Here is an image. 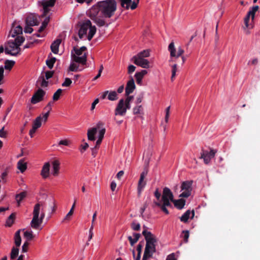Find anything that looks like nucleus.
<instances>
[{"label": "nucleus", "instance_id": "f257e3e1", "mask_svg": "<svg viewBox=\"0 0 260 260\" xmlns=\"http://www.w3.org/2000/svg\"><path fill=\"white\" fill-rule=\"evenodd\" d=\"M142 235L144 236L146 240V246L142 260H147L151 257L156 251V246L157 239L154 235L146 230L142 232Z\"/></svg>", "mask_w": 260, "mask_h": 260}, {"label": "nucleus", "instance_id": "f03ea898", "mask_svg": "<svg viewBox=\"0 0 260 260\" xmlns=\"http://www.w3.org/2000/svg\"><path fill=\"white\" fill-rule=\"evenodd\" d=\"M25 39L21 36H17L14 40H10L5 45V52L6 54L17 56L20 54V46L24 41Z\"/></svg>", "mask_w": 260, "mask_h": 260}, {"label": "nucleus", "instance_id": "7ed1b4c3", "mask_svg": "<svg viewBox=\"0 0 260 260\" xmlns=\"http://www.w3.org/2000/svg\"><path fill=\"white\" fill-rule=\"evenodd\" d=\"M100 7L101 14L103 17L111 18L117 9V4L115 0H105L99 2Z\"/></svg>", "mask_w": 260, "mask_h": 260}, {"label": "nucleus", "instance_id": "20e7f679", "mask_svg": "<svg viewBox=\"0 0 260 260\" xmlns=\"http://www.w3.org/2000/svg\"><path fill=\"white\" fill-rule=\"evenodd\" d=\"M41 204H36L33 210V217L30 222L31 226L34 229H38L39 227L43 222V220L45 217V214L44 212L42 211L41 216L39 217V214L40 212Z\"/></svg>", "mask_w": 260, "mask_h": 260}, {"label": "nucleus", "instance_id": "39448f33", "mask_svg": "<svg viewBox=\"0 0 260 260\" xmlns=\"http://www.w3.org/2000/svg\"><path fill=\"white\" fill-rule=\"evenodd\" d=\"M79 49L74 47L73 50L71 52V57L72 61L76 63H80L82 65H85L87 62V55L84 54Z\"/></svg>", "mask_w": 260, "mask_h": 260}, {"label": "nucleus", "instance_id": "423d86ee", "mask_svg": "<svg viewBox=\"0 0 260 260\" xmlns=\"http://www.w3.org/2000/svg\"><path fill=\"white\" fill-rule=\"evenodd\" d=\"M216 152V151L214 149H211L209 152L203 149L200 158L203 159L205 164H208L211 158L214 157Z\"/></svg>", "mask_w": 260, "mask_h": 260}, {"label": "nucleus", "instance_id": "0eeeda50", "mask_svg": "<svg viewBox=\"0 0 260 260\" xmlns=\"http://www.w3.org/2000/svg\"><path fill=\"white\" fill-rule=\"evenodd\" d=\"M46 92L41 88H39L35 92L31 98L30 102L32 104H36L43 100Z\"/></svg>", "mask_w": 260, "mask_h": 260}, {"label": "nucleus", "instance_id": "6e6552de", "mask_svg": "<svg viewBox=\"0 0 260 260\" xmlns=\"http://www.w3.org/2000/svg\"><path fill=\"white\" fill-rule=\"evenodd\" d=\"M147 173L148 169L146 168L140 175V177L138 185V193L139 196L141 194L142 190L146 184V181H144V178L147 175Z\"/></svg>", "mask_w": 260, "mask_h": 260}, {"label": "nucleus", "instance_id": "1a4fd4ad", "mask_svg": "<svg viewBox=\"0 0 260 260\" xmlns=\"http://www.w3.org/2000/svg\"><path fill=\"white\" fill-rule=\"evenodd\" d=\"M132 60L135 64L143 68L147 69L149 68V62L146 59L139 58L137 56H134Z\"/></svg>", "mask_w": 260, "mask_h": 260}, {"label": "nucleus", "instance_id": "9d476101", "mask_svg": "<svg viewBox=\"0 0 260 260\" xmlns=\"http://www.w3.org/2000/svg\"><path fill=\"white\" fill-rule=\"evenodd\" d=\"M125 114V108L124 107V100L121 99L119 100L115 110V115L124 116Z\"/></svg>", "mask_w": 260, "mask_h": 260}, {"label": "nucleus", "instance_id": "9b49d317", "mask_svg": "<svg viewBox=\"0 0 260 260\" xmlns=\"http://www.w3.org/2000/svg\"><path fill=\"white\" fill-rule=\"evenodd\" d=\"M90 26L91 21L89 20H86L82 23L78 32V35L80 39H82L84 35L86 34L87 31Z\"/></svg>", "mask_w": 260, "mask_h": 260}, {"label": "nucleus", "instance_id": "f8f14e48", "mask_svg": "<svg viewBox=\"0 0 260 260\" xmlns=\"http://www.w3.org/2000/svg\"><path fill=\"white\" fill-rule=\"evenodd\" d=\"M136 88L135 81L133 77H131L130 80L127 82L125 87V95H128L133 93Z\"/></svg>", "mask_w": 260, "mask_h": 260}, {"label": "nucleus", "instance_id": "ddd939ff", "mask_svg": "<svg viewBox=\"0 0 260 260\" xmlns=\"http://www.w3.org/2000/svg\"><path fill=\"white\" fill-rule=\"evenodd\" d=\"M101 13L100 7L99 6V2L95 5H93L88 12V16L91 19L95 18L98 17L99 13Z\"/></svg>", "mask_w": 260, "mask_h": 260}, {"label": "nucleus", "instance_id": "4468645a", "mask_svg": "<svg viewBox=\"0 0 260 260\" xmlns=\"http://www.w3.org/2000/svg\"><path fill=\"white\" fill-rule=\"evenodd\" d=\"M25 23L26 25L28 26H35L39 24L37 16L32 14L28 15L26 18Z\"/></svg>", "mask_w": 260, "mask_h": 260}, {"label": "nucleus", "instance_id": "2eb2a0df", "mask_svg": "<svg viewBox=\"0 0 260 260\" xmlns=\"http://www.w3.org/2000/svg\"><path fill=\"white\" fill-rule=\"evenodd\" d=\"M13 29L10 32V36L12 38H15L17 35L22 34V27L20 25L15 26V22L12 24Z\"/></svg>", "mask_w": 260, "mask_h": 260}, {"label": "nucleus", "instance_id": "dca6fc26", "mask_svg": "<svg viewBox=\"0 0 260 260\" xmlns=\"http://www.w3.org/2000/svg\"><path fill=\"white\" fill-rule=\"evenodd\" d=\"M162 199H170L171 202L174 200V196L172 191L167 187L163 189Z\"/></svg>", "mask_w": 260, "mask_h": 260}, {"label": "nucleus", "instance_id": "f3484780", "mask_svg": "<svg viewBox=\"0 0 260 260\" xmlns=\"http://www.w3.org/2000/svg\"><path fill=\"white\" fill-rule=\"evenodd\" d=\"M190 214H191V218L192 219L194 216V211L192 210L190 211L189 210H188L182 215L181 217H180V220L184 223L187 222L190 217Z\"/></svg>", "mask_w": 260, "mask_h": 260}, {"label": "nucleus", "instance_id": "a211bd4d", "mask_svg": "<svg viewBox=\"0 0 260 260\" xmlns=\"http://www.w3.org/2000/svg\"><path fill=\"white\" fill-rule=\"evenodd\" d=\"M50 166V164L48 162H46L43 166L41 171V175L43 178H46L49 176Z\"/></svg>", "mask_w": 260, "mask_h": 260}, {"label": "nucleus", "instance_id": "6ab92c4d", "mask_svg": "<svg viewBox=\"0 0 260 260\" xmlns=\"http://www.w3.org/2000/svg\"><path fill=\"white\" fill-rule=\"evenodd\" d=\"M61 43L60 39H56L51 45L50 48L52 52L54 54H57L58 52V48Z\"/></svg>", "mask_w": 260, "mask_h": 260}, {"label": "nucleus", "instance_id": "aec40b11", "mask_svg": "<svg viewBox=\"0 0 260 260\" xmlns=\"http://www.w3.org/2000/svg\"><path fill=\"white\" fill-rule=\"evenodd\" d=\"M147 73V71L145 70H142L141 72H137L135 74V77L136 79V82L137 84L141 85L142 82V80L143 77L146 75Z\"/></svg>", "mask_w": 260, "mask_h": 260}, {"label": "nucleus", "instance_id": "412c9836", "mask_svg": "<svg viewBox=\"0 0 260 260\" xmlns=\"http://www.w3.org/2000/svg\"><path fill=\"white\" fill-rule=\"evenodd\" d=\"M21 230L24 231V229L19 230L15 233L14 235V243L16 247H19L21 243V238L20 236V232Z\"/></svg>", "mask_w": 260, "mask_h": 260}, {"label": "nucleus", "instance_id": "4be33fe9", "mask_svg": "<svg viewBox=\"0 0 260 260\" xmlns=\"http://www.w3.org/2000/svg\"><path fill=\"white\" fill-rule=\"evenodd\" d=\"M97 132V128L93 127L91 128H89L87 131V137L88 139L90 141H94L95 135Z\"/></svg>", "mask_w": 260, "mask_h": 260}, {"label": "nucleus", "instance_id": "5701e85b", "mask_svg": "<svg viewBox=\"0 0 260 260\" xmlns=\"http://www.w3.org/2000/svg\"><path fill=\"white\" fill-rule=\"evenodd\" d=\"M60 162L58 160H54L52 162L53 166V176H57L59 173Z\"/></svg>", "mask_w": 260, "mask_h": 260}, {"label": "nucleus", "instance_id": "b1692460", "mask_svg": "<svg viewBox=\"0 0 260 260\" xmlns=\"http://www.w3.org/2000/svg\"><path fill=\"white\" fill-rule=\"evenodd\" d=\"M172 202L174 203V206L180 210L184 207L185 204V201L183 199L173 200Z\"/></svg>", "mask_w": 260, "mask_h": 260}, {"label": "nucleus", "instance_id": "393cba45", "mask_svg": "<svg viewBox=\"0 0 260 260\" xmlns=\"http://www.w3.org/2000/svg\"><path fill=\"white\" fill-rule=\"evenodd\" d=\"M17 168L21 173H23L26 170V163L24 162L23 159H21L18 161L17 162Z\"/></svg>", "mask_w": 260, "mask_h": 260}, {"label": "nucleus", "instance_id": "a878e982", "mask_svg": "<svg viewBox=\"0 0 260 260\" xmlns=\"http://www.w3.org/2000/svg\"><path fill=\"white\" fill-rule=\"evenodd\" d=\"M192 181H187L183 182L181 184V189L184 190L191 191V185Z\"/></svg>", "mask_w": 260, "mask_h": 260}, {"label": "nucleus", "instance_id": "bb28decb", "mask_svg": "<svg viewBox=\"0 0 260 260\" xmlns=\"http://www.w3.org/2000/svg\"><path fill=\"white\" fill-rule=\"evenodd\" d=\"M83 69L79 68V66L77 64L76 62L73 61L69 67L68 71L77 72L81 71Z\"/></svg>", "mask_w": 260, "mask_h": 260}, {"label": "nucleus", "instance_id": "cd10ccee", "mask_svg": "<svg viewBox=\"0 0 260 260\" xmlns=\"http://www.w3.org/2000/svg\"><path fill=\"white\" fill-rule=\"evenodd\" d=\"M18 247H13L10 252V258L12 260H14L18 256L19 254V248Z\"/></svg>", "mask_w": 260, "mask_h": 260}, {"label": "nucleus", "instance_id": "c85d7f7f", "mask_svg": "<svg viewBox=\"0 0 260 260\" xmlns=\"http://www.w3.org/2000/svg\"><path fill=\"white\" fill-rule=\"evenodd\" d=\"M88 29H89V31L87 36V39L90 41L92 39L93 37L95 35L96 31V28L94 25L92 26L91 24V26L89 27Z\"/></svg>", "mask_w": 260, "mask_h": 260}, {"label": "nucleus", "instance_id": "c756f323", "mask_svg": "<svg viewBox=\"0 0 260 260\" xmlns=\"http://www.w3.org/2000/svg\"><path fill=\"white\" fill-rule=\"evenodd\" d=\"M15 216V213H13L8 217L6 221V225L10 227L14 223Z\"/></svg>", "mask_w": 260, "mask_h": 260}, {"label": "nucleus", "instance_id": "7c9ffc66", "mask_svg": "<svg viewBox=\"0 0 260 260\" xmlns=\"http://www.w3.org/2000/svg\"><path fill=\"white\" fill-rule=\"evenodd\" d=\"M56 0H47L42 2L41 5L42 6L47 7H52L54 6Z\"/></svg>", "mask_w": 260, "mask_h": 260}, {"label": "nucleus", "instance_id": "2f4dec72", "mask_svg": "<svg viewBox=\"0 0 260 260\" xmlns=\"http://www.w3.org/2000/svg\"><path fill=\"white\" fill-rule=\"evenodd\" d=\"M118 95L115 91H111L108 93V99L110 101H114L118 99Z\"/></svg>", "mask_w": 260, "mask_h": 260}, {"label": "nucleus", "instance_id": "473e14b6", "mask_svg": "<svg viewBox=\"0 0 260 260\" xmlns=\"http://www.w3.org/2000/svg\"><path fill=\"white\" fill-rule=\"evenodd\" d=\"M168 49L170 52V55L171 57L176 56V49L175 48L174 44L173 42H171L168 47Z\"/></svg>", "mask_w": 260, "mask_h": 260}, {"label": "nucleus", "instance_id": "72a5a7b5", "mask_svg": "<svg viewBox=\"0 0 260 260\" xmlns=\"http://www.w3.org/2000/svg\"><path fill=\"white\" fill-rule=\"evenodd\" d=\"M24 237L26 239L27 241H30L34 238V236L31 231H25L24 232Z\"/></svg>", "mask_w": 260, "mask_h": 260}, {"label": "nucleus", "instance_id": "f704fd0d", "mask_svg": "<svg viewBox=\"0 0 260 260\" xmlns=\"http://www.w3.org/2000/svg\"><path fill=\"white\" fill-rule=\"evenodd\" d=\"M91 20L100 27L104 26L106 24L105 21L98 17H95V18L92 19Z\"/></svg>", "mask_w": 260, "mask_h": 260}, {"label": "nucleus", "instance_id": "c9c22d12", "mask_svg": "<svg viewBox=\"0 0 260 260\" xmlns=\"http://www.w3.org/2000/svg\"><path fill=\"white\" fill-rule=\"evenodd\" d=\"M49 19H50L49 17H46L45 18L44 21L42 22L41 26H40V27L38 31L39 32H42L45 29V28L47 27V26L49 23Z\"/></svg>", "mask_w": 260, "mask_h": 260}, {"label": "nucleus", "instance_id": "e433bc0d", "mask_svg": "<svg viewBox=\"0 0 260 260\" xmlns=\"http://www.w3.org/2000/svg\"><path fill=\"white\" fill-rule=\"evenodd\" d=\"M26 193L25 191L21 192L19 194L16 195V199L18 206H19L20 202L26 197Z\"/></svg>", "mask_w": 260, "mask_h": 260}, {"label": "nucleus", "instance_id": "4c0bfd02", "mask_svg": "<svg viewBox=\"0 0 260 260\" xmlns=\"http://www.w3.org/2000/svg\"><path fill=\"white\" fill-rule=\"evenodd\" d=\"M15 64V61L13 60H6L5 62V69L10 70Z\"/></svg>", "mask_w": 260, "mask_h": 260}, {"label": "nucleus", "instance_id": "58836bf2", "mask_svg": "<svg viewBox=\"0 0 260 260\" xmlns=\"http://www.w3.org/2000/svg\"><path fill=\"white\" fill-rule=\"evenodd\" d=\"M122 7L128 10L129 8L130 5L132 3V0H120Z\"/></svg>", "mask_w": 260, "mask_h": 260}, {"label": "nucleus", "instance_id": "ea45409f", "mask_svg": "<svg viewBox=\"0 0 260 260\" xmlns=\"http://www.w3.org/2000/svg\"><path fill=\"white\" fill-rule=\"evenodd\" d=\"M150 53L148 50H145L139 53L136 56L139 58H144L149 56Z\"/></svg>", "mask_w": 260, "mask_h": 260}, {"label": "nucleus", "instance_id": "a19ab883", "mask_svg": "<svg viewBox=\"0 0 260 260\" xmlns=\"http://www.w3.org/2000/svg\"><path fill=\"white\" fill-rule=\"evenodd\" d=\"M56 60V58L52 57L50 59H47L46 61V64L50 69H52L53 67L54 64Z\"/></svg>", "mask_w": 260, "mask_h": 260}, {"label": "nucleus", "instance_id": "79ce46f5", "mask_svg": "<svg viewBox=\"0 0 260 260\" xmlns=\"http://www.w3.org/2000/svg\"><path fill=\"white\" fill-rule=\"evenodd\" d=\"M258 6H255L252 7L251 9L248 12L249 15H250L252 19H253L255 16V12L258 10Z\"/></svg>", "mask_w": 260, "mask_h": 260}, {"label": "nucleus", "instance_id": "37998d69", "mask_svg": "<svg viewBox=\"0 0 260 260\" xmlns=\"http://www.w3.org/2000/svg\"><path fill=\"white\" fill-rule=\"evenodd\" d=\"M154 204H155L156 206H157V207H159L165 214H169V212L166 208L167 207H165L164 205H161V203L160 202H155Z\"/></svg>", "mask_w": 260, "mask_h": 260}, {"label": "nucleus", "instance_id": "c03bdc74", "mask_svg": "<svg viewBox=\"0 0 260 260\" xmlns=\"http://www.w3.org/2000/svg\"><path fill=\"white\" fill-rule=\"evenodd\" d=\"M41 117L40 116L38 117L34 121L32 126L36 127L37 129L41 127Z\"/></svg>", "mask_w": 260, "mask_h": 260}, {"label": "nucleus", "instance_id": "a18cd8bd", "mask_svg": "<svg viewBox=\"0 0 260 260\" xmlns=\"http://www.w3.org/2000/svg\"><path fill=\"white\" fill-rule=\"evenodd\" d=\"M62 92V90L61 89H58L57 91L54 93L53 95V100L54 101H56L58 100L60 98V96Z\"/></svg>", "mask_w": 260, "mask_h": 260}, {"label": "nucleus", "instance_id": "49530a36", "mask_svg": "<svg viewBox=\"0 0 260 260\" xmlns=\"http://www.w3.org/2000/svg\"><path fill=\"white\" fill-rule=\"evenodd\" d=\"M131 228L134 231H139L140 230V224L134 221L131 223Z\"/></svg>", "mask_w": 260, "mask_h": 260}, {"label": "nucleus", "instance_id": "de8ad7c7", "mask_svg": "<svg viewBox=\"0 0 260 260\" xmlns=\"http://www.w3.org/2000/svg\"><path fill=\"white\" fill-rule=\"evenodd\" d=\"M72 81L69 78H66L64 81L62 83V86L69 87L72 84Z\"/></svg>", "mask_w": 260, "mask_h": 260}, {"label": "nucleus", "instance_id": "09e8293b", "mask_svg": "<svg viewBox=\"0 0 260 260\" xmlns=\"http://www.w3.org/2000/svg\"><path fill=\"white\" fill-rule=\"evenodd\" d=\"M182 233L184 234L183 239H184V242H185V243L188 242V238L189 236V231H187V230L183 231L182 232Z\"/></svg>", "mask_w": 260, "mask_h": 260}, {"label": "nucleus", "instance_id": "8fccbe9b", "mask_svg": "<svg viewBox=\"0 0 260 260\" xmlns=\"http://www.w3.org/2000/svg\"><path fill=\"white\" fill-rule=\"evenodd\" d=\"M176 72H177V64H175L172 67V76H171L172 81H173V79L175 78V77L176 76Z\"/></svg>", "mask_w": 260, "mask_h": 260}, {"label": "nucleus", "instance_id": "3c124183", "mask_svg": "<svg viewBox=\"0 0 260 260\" xmlns=\"http://www.w3.org/2000/svg\"><path fill=\"white\" fill-rule=\"evenodd\" d=\"M142 109V107L141 105L136 106L133 108V113L134 114H139Z\"/></svg>", "mask_w": 260, "mask_h": 260}, {"label": "nucleus", "instance_id": "603ef678", "mask_svg": "<svg viewBox=\"0 0 260 260\" xmlns=\"http://www.w3.org/2000/svg\"><path fill=\"white\" fill-rule=\"evenodd\" d=\"M29 246V243L28 241H25L22 245V252L25 253L28 250V247Z\"/></svg>", "mask_w": 260, "mask_h": 260}, {"label": "nucleus", "instance_id": "864d4df0", "mask_svg": "<svg viewBox=\"0 0 260 260\" xmlns=\"http://www.w3.org/2000/svg\"><path fill=\"white\" fill-rule=\"evenodd\" d=\"M163 203L161 205L165 207H172V205L170 203V199H162Z\"/></svg>", "mask_w": 260, "mask_h": 260}, {"label": "nucleus", "instance_id": "5fc2aeb1", "mask_svg": "<svg viewBox=\"0 0 260 260\" xmlns=\"http://www.w3.org/2000/svg\"><path fill=\"white\" fill-rule=\"evenodd\" d=\"M191 194V191L184 190L182 193L180 194V197L182 198H188Z\"/></svg>", "mask_w": 260, "mask_h": 260}, {"label": "nucleus", "instance_id": "6e6d98bb", "mask_svg": "<svg viewBox=\"0 0 260 260\" xmlns=\"http://www.w3.org/2000/svg\"><path fill=\"white\" fill-rule=\"evenodd\" d=\"M191 194V191L184 190L182 193L180 194V197L182 198H188Z\"/></svg>", "mask_w": 260, "mask_h": 260}, {"label": "nucleus", "instance_id": "4d7b16f0", "mask_svg": "<svg viewBox=\"0 0 260 260\" xmlns=\"http://www.w3.org/2000/svg\"><path fill=\"white\" fill-rule=\"evenodd\" d=\"M105 132H106V129L104 128L101 129L99 131V138H98L99 139L103 140V139L104 138V135L105 134Z\"/></svg>", "mask_w": 260, "mask_h": 260}, {"label": "nucleus", "instance_id": "13d9d810", "mask_svg": "<svg viewBox=\"0 0 260 260\" xmlns=\"http://www.w3.org/2000/svg\"><path fill=\"white\" fill-rule=\"evenodd\" d=\"M53 74H54V71H46L45 72L46 79L48 80V79L51 78V77H52Z\"/></svg>", "mask_w": 260, "mask_h": 260}, {"label": "nucleus", "instance_id": "bf43d9fd", "mask_svg": "<svg viewBox=\"0 0 260 260\" xmlns=\"http://www.w3.org/2000/svg\"><path fill=\"white\" fill-rule=\"evenodd\" d=\"M7 135V132L5 131V126H3L2 129H0V137L1 138H6Z\"/></svg>", "mask_w": 260, "mask_h": 260}, {"label": "nucleus", "instance_id": "052dcab7", "mask_svg": "<svg viewBox=\"0 0 260 260\" xmlns=\"http://www.w3.org/2000/svg\"><path fill=\"white\" fill-rule=\"evenodd\" d=\"M184 53V50L181 47H178L177 49V53L176 54V57H179L181 56Z\"/></svg>", "mask_w": 260, "mask_h": 260}, {"label": "nucleus", "instance_id": "680f3d73", "mask_svg": "<svg viewBox=\"0 0 260 260\" xmlns=\"http://www.w3.org/2000/svg\"><path fill=\"white\" fill-rule=\"evenodd\" d=\"M43 8L44 11H43V14L42 15V17H44L46 16L48 14V13L49 12L50 9H49L48 7H45V6H43Z\"/></svg>", "mask_w": 260, "mask_h": 260}, {"label": "nucleus", "instance_id": "e2e57ef3", "mask_svg": "<svg viewBox=\"0 0 260 260\" xmlns=\"http://www.w3.org/2000/svg\"><path fill=\"white\" fill-rule=\"evenodd\" d=\"M250 16H251L249 15V14L247 13L246 16L244 18V24L246 28H248V27H249L248 22L249 21Z\"/></svg>", "mask_w": 260, "mask_h": 260}, {"label": "nucleus", "instance_id": "0e129e2a", "mask_svg": "<svg viewBox=\"0 0 260 260\" xmlns=\"http://www.w3.org/2000/svg\"><path fill=\"white\" fill-rule=\"evenodd\" d=\"M40 78H42V81H41V87H45L48 86V82L43 77H40Z\"/></svg>", "mask_w": 260, "mask_h": 260}, {"label": "nucleus", "instance_id": "69168bd1", "mask_svg": "<svg viewBox=\"0 0 260 260\" xmlns=\"http://www.w3.org/2000/svg\"><path fill=\"white\" fill-rule=\"evenodd\" d=\"M69 144H70L69 141L68 140H66V139L61 140L58 143L59 145H64V146H69Z\"/></svg>", "mask_w": 260, "mask_h": 260}, {"label": "nucleus", "instance_id": "338daca9", "mask_svg": "<svg viewBox=\"0 0 260 260\" xmlns=\"http://www.w3.org/2000/svg\"><path fill=\"white\" fill-rule=\"evenodd\" d=\"M31 26H28V25H26V26L24 28V32L25 33H31L33 31V29L31 27Z\"/></svg>", "mask_w": 260, "mask_h": 260}, {"label": "nucleus", "instance_id": "774afa93", "mask_svg": "<svg viewBox=\"0 0 260 260\" xmlns=\"http://www.w3.org/2000/svg\"><path fill=\"white\" fill-rule=\"evenodd\" d=\"M136 70V67L133 65H129L128 67V73L131 74Z\"/></svg>", "mask_w": 260, "mask_h": 260}]
</instances>
